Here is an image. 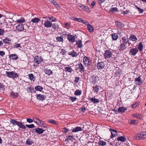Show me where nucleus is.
I'll list each match as a JSON object with an SVG mask.
<instances>
[{"label":"nucleus","instance_id":"obj_17","mask_svg":"<svg viewBox=\"0 0 146 146\" xmlns=\"http://www.w3.org/2000/svg\"><path fill=\"white\" fill-rule=\"evenodd\" d=\"M9 58L13 60H16L19 57L16 54H12L9 55Z\"/></svg>","mask_w":146,"mask_h":146},{"label":"nucleus","instance_id":"obj_49","mask_svg":"<svg viewBox=\"0 0 146 146\" xmlns=\"http://www.w3.org/2000/svg\"><path fill=\"white\" fill-rule=\"evenodd\" d=\"M56 40H58L59 41L63 42V39L62 37L61 36H58L56 37Z\"/></svg>","mask_w":146,"mask_h":146},{"label":"nucleus","instance_id":"obj_44","mask_svg":"<svg viewBox=\"0 0 146 146\" xmlns=\"http://www.w3.org/2000/svg\"><path fill=\"white\" fill-rule=\"evenodd\" d=\"M65 71L70 72H72V69L70 67H65Z\"/></svg>","mask_w":146,"mask_h":146},{"label":"nucleus","instance_id":"obj_55","mask_svg":"<svg viewBox=\"0 0 146 146\" xmlns=\"http://www.w3.org/2000/svg\"><path fill=\"white\" fill-rule=\"evenodd\" d=\"M70 100L72 101V102H74L77 99L76 98V97H70Z\"/></svg>","mask_w":146,"mask_h":146},{"label":"nucleus","instance_id":"obj_54","mask_svg":"<svg viewBox=\"0 0 146 146\" xmlns=\"http://www.w3.org/2000/svg\"><path fill=\"white\" fill-rule=\"evenodd\" d=\"M82 19L80 18H75L74 20L76 21L79 22H81L82 21Z\"/></svg>","mask_w":146,"mask_h":146},{"label":"nucleus","instance_id":"obj_50","mask_svg":"<svg viewBox=\"0 0 146 146\" xmlns=\"http://www.w3.org/2000/svg\"><path fill=\"white\" fill-rule=\"evenodd\" d=\"M96 77H93L92 78V81H91V82H92V83L94 84H96Z\"/></svg>","mask_w":146,"mask_h":146},{"label":"nucleus","instance_id":"obj_6","mask_svg":"<svg viewBox=\"0 0 146 146\" xmlns=\"http://www.w3.org/2000/svg\"><path fill=\"white\" fill-rule=\"evenodd\" d=\"M84 63L86 66L90 65L92 64V62L90 59L85 56L83 60Z\"/></svg>","mask_w":146,"mask_h":146},{"label":"nucleus","instance_id":"obj_28","mask_svg":"<svg viewBox=\"0 0 146 146\" xmlns=\"http://www.w3.org/2000/svg\"><path fill=\"white\" fill-rule=\"evenodd\" d=\"M133 116L139 119H141L142 118V115L141 114H135L133 115Z\"/></svg>","mask_w":146,"mask_h":146},{"label":"nucleus","instance_id":"obj_34","mask_svg":"<svg viewBox=\"0 0 146 146\" xmlns=\"http://www.w3.org/2000/svg\"><path fill=\"white\" fill-rule=\"evenodd\" d=\"M82 93L81 91L79 90H76L74 92V94L76 96L80 95Z\"/></svg>","mask_w":146,"mask_h":146},{"label":"nucleus","instance_id":"obj_39","mask_svg":"<svg viewBox=\"0 0 146 146\" xmlns=\"http://www.w3.org/2000/svg\"><path fill=\"white\" fill-rule=\"evenodd\" d=\"M33 143V141L29 138H28L26 141V143L28 145H31Z\"/></svg>","mask_w":146,"mask_h":146},{"label":"nucleus","instance_id":"obj_42","mask_svg":"<svg viewBox=\"0 0 146 146\" xmlns=\"http://www.w3.org/2000/svg\"><path fill=\"white\" fill-rule=\"evenodd\" d=\"M116 70L117 71L115 72V74L118 76L120 75L121 73V70L118 68H117Z\"/></svg>","mask_w":146,"mask_h":146},{"label":"nucleus","instance_id":"obj_47","mask_svg":"<svg viewBox=\"0 0 146 146\" xmlns=\"http://www.w3.org/2000/svg\"><path fill=\"white\" fill-rule=\"evenodd\" d=\"M48 122L49 123H51L52 124H54L55 125H57V123L54 120L52 119H50L48 121Z\"/></svg>","mask_w":146,"mask_h":146},{"label":"nucleus","instance_id":"obj_3","mask_svg":"<svg viewBox=\"0 0 146 146\" xmlns=\"http://www.w3.org/2000/svg\"><path fill=\"white\" fill-rule=\"evenodd\" d=\"M7 76L9 78H16L19 76L18 74L14 71H12L11 72H6Z\"/></svg>","mask_w":146,"mask_h":146},{"label":"nucleus","instance_id":"obj_60","mask_svg":"<svg viewBox=\"0 0 146 146\" xmlns=\"http://www.w3.org/2000/svg\"><path fill=\"white\" fill-rule=\"evenodd\" d=\"M27 121L29 122V123H31L33 122V119H31L30 118H28L27 119Z\"/></svg>","mask_w":146,"mask_h":146},{"label":"nucleus","instance_id":"obj_52","mask_svg":"<svg viewBox=\"0 0 146 146\" xmlns=\"http://www.w3.org/2000/svg\"><path fill=\"white\" fill-rule=\"evenodd\" d=\"M5 33V31L2 29H0V36L3 35Z\"/></svg>","mask_w":146,"mask_h":146},{"label":"nucleus","instance_id":"obj_22","mask_svg":"<svg viewBox=\"0 0 146 146\" xmlns=\"http://www.w3.org/2000/svg\"><path fill=\"white\" fill-rule=\"evenodd\" d=\"M68 54L69 55H71L73 57L77 56L78 55L77 52H75L74 51L69 52Z\"/></svg>","mask_w":146,"mask_h":146},{"label":"nucleus","instance_id":"obj_18","mask_svg":"<svg viewBox=\"0 0 146 146\" xmlns=\"http://www.w3.org/2000/svg\"><path fill=\"white\" fill-rule=\"evenodd\" d=\"M74 37V36L69 35V36H68V39L70 42H73L75 41V39Z\"/></svg>","mask_w":146,"mask_h":146},{"label":"nucleus","instance_id":"obj_24","mask_svg":"<svg viewBox=\"0 0 146 146\" xmlns=\"http://www.w3.org/2000/svg\"><path fill=\"white\" fill-rule=\"evenodd\" d=\"M44 72L46 74L50 75L52 73V71L50 69H45L44 70Z\"/></svg>","mask_w":146,"mask_h":146},{"label":"nucleus","instance_id":"obj_7","mask_svg":"<svg viewBox=\"0 0 146 146\" xmlns=\"http://www.w3.org/2000/svg\"><path fill=\"white\" fill-rule=\"evenodd\" d=\"M17 31H22L24 30V25L22 23H19L16 27Z\"/></svg>","mask_w":146,"mask_h":146},{"label":"nucleus","instance_id":"obj_5","mask_svg":"<svg viewBox=\"0 0 146 146\" xmlns=\"http://www.w3.org/2000/svg\"><path fill=\"white\" fill-rule=\"evenodd\" d=\"M112 55V52L110 50H107L104 53V56L105 58L106 59L107 58H108L111 57Z\"/></svg>","mask_w":146,"mask_h":146},{"label":"nucleus","instance_id":"obj_10","mask_svg":"<svg viewBox=\"0 0 146 146\" xmlns=\"http://www.w3.org/2000/svg\"><path fill=\"white\" fill-rule=\"evenodd\" d=\"M33 130H34L36 133L39 134L43 133L45 131L44 130L40 128H35Z\"/></svg>","mask_w":146,"mask_h":146},{"label":"nucleus","instance_id":"obj_4","mask_svg":"<svg viewBox=\"0 0 146 146\" xmlns=\"http://www.w3.org/2000/svg\"><path fill=\"white\" fill-rule=\"evenodd\" d=\"M105 66L104 62H98L96 66L98 70H101Z\"/></svg>","mask_w":146,"mask_h":146},{"label":"nucleus","instance_id":"obj_29","mask_svg":"<svg viewBox=\"0 0 146 146\" xmlns=\"http://www.w3.org/2000/svg\"><path fill=\"white\" fill-rule=\"evenodd\" d=\"M138 48L140 51H141L143 50V45L141 42H140L138 44Z\"/></svg>","mask_w":146,"mask_h":146},{"label":"nucleus","instance_id":"obj_16","mask_svg":"<svg viewBox=\"0 0 146 146\" xmlns=\"http://www.w3.org/2000/svg\"><path fill=\"white\" fill-rule=\"evenodd\" d=\"M129 42L128 38L127 36H123L122 38V43H124V44H126Z\"/></svg>","mask_w":146,"mask_h":146},{"label":"nucleus","instance_id":"obj_61","mask_svg":"<svg viewBox=\"0 0 146 146\" xmlns=\"http://www.w3.org/2000/svg\"><path fill=\"white\" fill-rule=\"evenodd\" d=\"M141 80L140 77L139 76L138 78H136L135 79V81L141 82Z\"/></svg>","mask_w":146,"mask_h":146},{"label":"nucleus","instance_id":"obj_19","mask_svg":"<svg viewBox=\"0 0 146 146\" xmlns=\"http://www.w3.org/2000/svg\"><path fill=\"white\" fill-rule=\"evenodd\" d=\"M82 130V128L80 127H77L72 130V132H77Z\"/></svg>","mask_w":146,"mask_h":146},{"label":"nucleus","instance_id":"obj_56","mask_svg":"<svg viewBox=\"0 0 146 146\" xmlns=\"http://www.w3.org/2000/svg\"><path fill=\"white\" fill-rule=\"evenodd\" d=\"M64 133L66 134V133H67L68 132V131L69 130V129L66 127H64Z\"/></svg>","mask_w":146,"mask_h":146},{"label":"nucleus","instance_id":"obj_59","mask_svg":"<svg viewBox=\"0 0 146 146\" xmlns=\"http://www.w3.org/2000/svg\"><path fill=\"white\" fill-rule=\"evenodd\" d=\"M131 123L133 124H135L137 123V122L135 120H132L131 121Z\"/></svg>","mask_w":146,"mask_h":146},{"label":"nucleus","instance_id":"obj_32","mask_svg":"<svg viewBox=\"0 0 146 146\" xmlns=\"http://www.w3.org/2000/svg\"><path fill=\"white\" fill-rule=\"evenodd\" d=\"M115 24L116 25L119 27L122 28L123 27L124 25L121 23H120L118 21H116L115 22Z\"/></svg>","mask_w":146,"mask_h":146},{"label":"nucleus","instance_id":"obj_12","mask_svg":"<svg viewBox=\"0 0 146 146\" xmlns=\"http://www.w3.org/2000/svg\"><path fill=\"white\" fill-rule=\"evenodd\" d=\"M44 25L45 27L50 28L52 26V24L50 21H47L44 22Z\"/></svg>","mask_w":146,"mask_h":146},{"label":"nucleus","instance_id":"obj_13","mask_svg":"<svg viewBox=\"0 0 146 146\" xmlns=\"http://www.w3.org/2000/svg\"><path fill=\"white\" fill-rule=\"evenodd\" d=\"M126 48L125 45L124 43H121V44L118 47V50L120 52L123 50L124 49Z\"/></svg>","mask_w":146,"mask_h":146},{"label":"nucleus","instance_id":"obj_64","mask_svg":"<svg viewBox=\"0 0 146 146\" xmlns=\"http://www.w3.org/2000/svg\"><path fill=\"white\" fill-rule=\"evenodd\" d=\"M5 54V52L3 51H0V55L3 56Z\"/></svg>","mask_w":146,"mask_h":146},{"label":"nucleus","instance_id":"obj_31","mask_svg":"<svg viewBox=\"0 0 146 146\" xmlns=\"http://www.w3.org/2000/svg\"><path fill=\"white\" fill-rule=\"evenodd\" d=\"M99 87H100L96 85L95 86L93 87V90H94L95 92L97 93L99 91Z\"/></svg>","mask_w":146,"mask_h":146},{"label":"nucleus","instance_id":"obj_40","mask_svg":"<svg viewBox=\"0 0 146 146\" xmlns=\"http://www.w3.org/2000/svg\"><path fill=\"white\" fill-rule=\"evenodd\" d=\"M19 121H17L14 119H11V123H12L14 125H17V124L19 123Z\"/></svg>","mask_w":146,"mask_h":146},{"label":"nucleus","instance_id":"obj_15","mask_svg":"<svg viewBox=\"0 0 146 146\" xmlns=\"http://www.w3.org/2000/svg\"><path fill=\"white\" fill-rule=\"evenodd\" d=\"M36 98L38 100L41 101L44 100L45 99V96L40 94H37L36 95Z\"/></svg>","mask_w":146,"mask_h":146},{"label":"nucleus","instance_id":"obj_35","mask_svg":"<svg viewBox=\"0 0 146 146\" xmlns=\"http://www.w3.org/2000/svg\"><path fill=\"white\" fill-rule=\"evenodd\" d=\"M3 41L4 43L5 44H10L9 42L11 41V40L7 38H6L5 39H3Z\"/></svg>","mask_w":146,"mask_h":146},{"label":"nucleus","instance_id":"obj_46","mask_svg":"<svg viewBox=\"0 0 146 146\" xmlns=\"http://www.w3.org/2000/svg\"><path fill=\"white\" fill-rule=\"evenodd\" d=\"M28 76L30 79L31 80H33V81H34L35 80H33V79L34 78V76L33 74H29L28 75Z\"/></svg>","mask_w":146,"mask_h":146},{"label":"nucleus","instance_id":"obj_25","mask_svg":"<svg viewBox=\"0 0 146 146\" xmlns=\"http://www.w3.org/2000/svg\"><path fill=\"white\" fill-rule=\"evenodd\" d=\"M117 141H120L122 142H124L126 141V138L123 136H120L117 139Z\"/></svg>","mask_w":146,"mask_h":146},{"label":"nucleus","instance_id":"obj_57","mask_svg":"<svg viewBox=\"0 0 146 146\" xmlns=\"http://www.w3.org/2000/svg\"><path fill=\"white\" fill-rule=\"evenodd\" d=\"M80 80V78L79 77H76L74 80V82L76 83H77L78 82L79 80Z\"/></svg>","mask_w":146,"mask_h":146},{"label":"nucleus","instance_id":"obj_62","mask_svg":"<svg viewBox=\"0 0 146 146\" xmlns=\"http://www.w3.org/2000/svg\"><path fill=\"white\" fill-rule=\"evenodd\" d=\"M136 7L137 8V9L139 11L140 13H143V11L142 9L140 8H139L138 7H137V6H136Z\"/></svg>","mask_w":146,"mask_h":146},{"label":"nucleus","instance_id":"obj_23","mask_svg":"<svg viewBox=\"0 0 146 146\" xmlns=\"http://www.w3.org/2000/svg\"><path fill=\"white\" fill-rule=\"evenodd\" d=\"M77 66L78 67L77 68L80 70V71H82L83 72L84 71V68L83 65L81 63L77 65Z\"/></svg>","mask_w":146,"mask_h":146},{"label":"nucleus","instance_id":"obj_63","mask_svg":"<svg viewBox=\"0 0 146 146\" xmlns=\"http://www.w3.org/2000/svg\"><path fill=\"white\" fill-rule=\"evenodd\" d=\"M61 52L62 55H64L66 54V51L64 50L63 49H61Z\"/></svg>","mask_w":146,"mask_h":146},{"label":"nucleus","instance_id":"obj_1","mask_svg":"<svg viewBox=\"0 0 146 146\" xmlns=\"http://www.w3.org/2000/svg\"><path fill=\"white\" fill-rule=\"evenodd\" d=\"M146 132L143 131L135 135L136 139L140 140L145 139L146 138Z\"/></svg>","mask_w":146,"mask_h":146},{"label":"nucleus","instance_id":"obj_11","mask_svg":"<svg viewBox=\"0 0 146 146\" xmlns=\"http://www.w3.org/2000/svg\"><path fill=\"white\" fill-rule=\"evenodd\" d=\"M40 20L37 17H35L34 18H33L31 19V21H30V24L31 25V23H37Z\"/></svg>","mask_w":146,"mask_h":146},{"label":"nucleus","instance_id":"obj_38","mask_svg":"<svg viewBox=\"0 0 146 146\" xmlns=\"http://www.w3.org/2000/svg\"><path fill=\"white\" fill-rule=\"evenodd\" d=\"M35 118L36 120H38V122H39L40 124L41 125H44L45 124L44 122L40 120L38 118H37L36 117H35L33 118V119Z\"/></svg>","mask_w":146,"mask_h":146},{"label":"nucleus","instance_id":"obj_45","mask_svg":"<svg viewBox=\"0 0 146 146\" xmlns=\"http://www.w3.org/2000/svg\"><path fill=\"white\" fill-rule=\"evenodd\" d=\"M74 136L73 135H68V136L67 139H66V141L67 140H71L72 139H74Z\"/></svg>","mask_w":146,"mask_h":146},{"label":"nucleus","instance_id":"obj_36","mask_svg":"<svg viewBox=\"0 0 146 146\" xmlns=\"http://www.w3.org/2000/svg\"><path fill=\"white\" fill-rule=\"evenodd\" d=\"M25 20L24 18L21 17L20 19L17 20L15 21V22L18 23H21L25 22Z\"/></svg>","mask_w":146,"mask_h":146},{"label":"nucleus","instance_id":"obj_53","mask_svg":"<svg viewBox=\"0 0 146 146\" xmlns=\"http://www.w3.org/2000/svg\"><path fill=\"white\" fill-rule=\"evenodd\" d=\"M139 105V104L138 103H136L134 104H133L132 105L131 107L133 108H136L137 106Z\"/></svg>","mask_w":146,"mask_h":146},{"label":"nucleus","instance_id":"obj_20","mask_svg":"<svg viewBox=\"0 0 146 146\" xmlns=\"http://www.w3.org/2000/svg\"><path fill=\"white\" fill-rule=\"evenodd\" d=\"M11 96L14 98H16L18 97V94L17 92L15 93L13 92H11Z\"/></svg>","mask_w":146,"mask_h":146},{"label":"nucleus","instance_id":"obj_48","mask_svg":"<svg viewBox=\"0 0 146 146\" xmlns=\"http://www.w3.org/2000/svg\"><path fill=\"white\" fill-rule=\"evenodd\" d=\"M26 126L28 127L29 128H33L35 127V126L33 124H31V125L26 124Z\"/></svg>","mask_w":146,"mask_h":146},{"label":"nucleus","instance_id":"obj_33","mask_svg":"<svg viewBox=\"0 0 146 146\" xmlns=\"http://www.w3.org/2000/svg\"><path fill=\"white\" fill-rule=\"evenodd\" d=\"M112 39L113 40H116L118 38L117 35L116 33L112 34L111 35Z\"/></svg>","mask_w":146,"mask_h":146},{"label":"nucleus","instance_id":"obj_41","mask_svg":"<svg viewBox=\"0 0 146 146\" xmlns=\"http://www.w3.org/2000/svg\"><path fill=\"white\" fill-rule=\"evenodd\" d=\"M76 44L77 45V46L79 48H81L82 46V41L81 40L77 41L76 42Z\"/></svg>","mask_w":146,"mask_h":146},{"label":"nucleus","instance_id":"obj_27","mask_svg":"<svg viewBox=\"0 0 146 146\" xmlns=\"http://www.w3.org/2000/svg\"><path fill=\"white\" fill-rule=\"evenodd\" d=\"M130 40H131L133 41H135L137 40V38L136 36L134 35H131L129 37Z\"/></svg>","mask_w":146,"mask_h":146},{"label":"nucleus","instance_id":"obj_14","mask_svg":"<svg viewBox=\"0 0 146 146\" xmlns=\"http://www.w3.org/2000/svg\"><path fill=\"white\" fill-rule=\"evenodd\" d=\"M111 133V138H112L115 136L116 135H117V132L114 129H111L110 130Z\"/></svg>","mask_w":146,"mask_h":146},{"label":"nucleus","instance_id":"obj_43","mask_svg":"<svg viewBox=\"0 0 146 146\" xmlns=\"http://www.w3.org/2000/svg\"><path fill=\"white\" fill-rule=\"evenodd\" d=\"M126 110V108H125L124 107H119L118 109V111L121 112H124Z\"/></svg>","mask_w":146,"mask_h":146},{"label":"nucleus","instance_id":"obj_21","mask_svg":"<svg viewBox=\"0 0 146 146\" xmlns=\"http://www.w3.org/2000/svg\"><path fill=\"white\" fill-rule=\"evenodd\" d=\"M88 31L92 33L94 31V28L90 24H88L87 25Z\"/></svg>","mask_w":146,"mask_h":146},{"label":"nucleus","instance_id":"obj_9","mask_svg":"<svg viewBox=\"0 0 146 146\" xmlns=\"http://www.w3.org/2000/svg\"><path fill=\"white\" fill-rule=\"evenodd\" d=\"M78 6L82 9H83V10L85 11H86L87 12H89L90 11V10L88 7L86 6H84V5H82L81 4L78 5Z\"/></svg>","mask_w":146,"mask_h":146},{"label":"nucleus","instance_id":"obj_58","mask_svg":"<svg viewBox=\"0 0 146 146\" xmlns=\"http://www.w3.org/2000/svg\"><path fill=\"white\" fill-rule=\"evenodd\" d=\"M111 9L110 11H117V8L116 7L111 8Z\"/></svg>","mask_w":146,"mask_h":146},{"label":"nucleus","instance_id":"obj_37","mask_svg":"<svg viewBox=\"0 0 146 146\" xmlns=\"http://www.w3.org/2000/svg\"><path fill=\"white\" fill-rule=\"evenodd\" d=\"M98 145L100 146H104L106 145V142L102 140H100L98 143Z\"/></svg>","mask_w":146,"mask_h":146},{"label":"nucleus","instance_id":"obj_51","mask_svg":"<svg viewBox=\"0 0 146 146\" xmlns=\"http://www.w3.org/2000/svg\"><path fill=\"white\" fill-rule=\"evenodd\" d=\"M53 27H52L54 29H58V26L57 24L56 23L52 24Z\"/></svg>","mask_w":146,"mask_h":146},{"label":"nucleus","instance_id":"obj_8","mask_svg":"<svg viewBox=\"0 0 146 146\" xmlns=\"http://www.w3.org/2000/svg\"><path fill=\"white\" fill-rule=\"evenodd\" d=\"M138 49L136 48H132L130 50L129 54L131 55L134 56L138 52Z\"/></svg>","mask_w":146,"mask_h":146},{"label":"nucleus","instance_id":"obj_26","mask_svg":"<svg viewBox=\"0 0 146 146\" xmlns=\"http://www.w3.org/2000/svg\"><path fill=\"white\" fill-rule=\"evenodd\" d=\"M90 101L94 103H98L99 102L98 99L96 98H92L90 99Z\"/></svg>","mask_w":146,"mask_h":146},{"label":"nucleus","instance_id":"obj_30","mask_svg":"<svg viewBox=\"0 0 146 146\" xmlns=\"http://www.w3.org/2000/svg\"><path fill=\"white\" fill-rule=\"evenodd\" d=\"M35 89L36 91L41 92L43 90V88L40 86H37L35 87Z\"/></svg>","mask_w":146,"mask_h":146},{"label":"nucleus","instance_id":"obj_2","mask_svg":"<svg viewBox=\"0 0 146 146\" xmlns=\"http://www.w3.org/2000/svg\"><path fill=\"white\" fill-rule=\"evenodd\" d=\"M34 61L36 62V64H34L33 66L35 67H36L38 64L41 62H43L42 58L39 57L38 56H36L34 58Z\"/></svg>","mask_w":146,"mask_h":146}]
</instances>
